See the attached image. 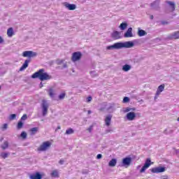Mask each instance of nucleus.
I'll use <instances>...</instances> for the list:
<instances>
[{
	"mask_svg": "<svg viewBox=\"0 0 179 179\" xmlns=\"http://www.w3.org/2000/svg\"><path fill=\"white\" fill-rule=\"evenodd\" d=\"M135 44L133 41L127 42H117L113 45H108L106 47V50L109 51H113V50H121V48H132Z\"/></svg>",
	"mask_w": 179,
	"mask_h": 179,
	"instance_id": "1",
	"label": "nucleus"
},
{
	"mask_svg": "<svg viewBox=\"0 0 179 179\" xmlns=\"http://www.w3.org/2000/svg\"><path fill=\"white\" fill-rule=\"evenodd\" d=\"M32 79H40L42 82L43 80H50L52 79V76L45 72V70L43 69H39L37 72L34 73L31 76Z\"/></svg>",
	"mask_w": 179,
	"mask_h": 179,
	"instance_id": "2",
	"label": "nucleus"
},
{
	"mask_svg": "<svg viewBox=\"0 0 179 179\" xmlns=\"http://www.w3.org/2000/svg\"><path fill=\"white\" fill-rule=\"evenodd\" d=\"M51 142L45 141L38 148V152H47L51 148Z\"/></svg>",
	"mask_w": 179,
	"mask_h": 179,
	"instance_id": "3",
	"label": "nucleus"
},
{
	"mask_svg": "<svg viewBox=\"0 0 179 179\" xmlns=\"http://www.w3.org/2000/svg\"><path fill=\"white\" fill-rule=\"evenodd\" d=\"M41 107L42 108V115L43 117H45L47 114H48V107H50V104L45 100H43Z\"/></svg>",
	"mask_w": 179,
	"mask_h": 179,
	"instance_id": "4",
	"label": "nucleus"
},
{
	"mask_svg": "<svg viewBox=\"0 0 179 179\" xmlns=\"http://www.w3.org/2000/svg\"><path fill=\"white\" fill-rule=\"evenodd\" d=\"M22 57L24 58H34V57H37V52L31 51V50H27L22 52Z\"/></svg>",
	"mask_w": 179,
	"mask_h": 179,
	"instance_id": "5",
	"label": "nucleus"
},
{
	"mask_svg": "<svg viewBox=\"0 0 179 179\" xmlns=\"http://www.w3.org/2000/svg\"><path fill=\"white\" fill-rule=\"evenodd\" d=\"M151 171L155 174H159V173H164L166 171V167L164 166H157L151 169Z\"/></svg>",
	"mask_w": 179,
	"mask_h": 179,
	"instance_id": "6",
	"label": "nucleus"
},
{
	"mask_svg": "<svg viewBox=\"0 0 179 179\" xmlns=\"http://www.w3.org/2000/svg\"><path fill=\"white\" fill-rule=\"evenodd\" d=\"M82 58V53L80 52H75L73 53L71 59L73 62H76V61H79Z\"/></svg>",
	"mask_w": 179,
	"mask_h": 179,
	"instance_id": "7",
	"label": "nucleus"
},
{
	"mask_svg": "<svg viewBox=\"0 0 179 179\" xmlns=\"http://www.w3.org/2000/svg\"><path fill=\"white\" fill-rule=\"evenodd\" d=\"M126 118L127 121H134L136 118V114L134 112H129L126 115Z\"/></svg>",
	"mask_w": 179,
	"mask_h": 179,
	"instance_id": "8",
	"label": "nucleus"
},
{
	"mask_svg": "<svg viewBox=\"0 0 179 179\" xmlns=\"http://www.w3.org/2000/svg\"><path fill=\"white\" fill-rule=\"evenodd\" d=\"M163 90H164V85H159L158 87L157 92L155 94V100H156V99H157V97H159V96H160V93H162V92H163Z\"/></svg>",
	"mask_w": 179,
	"mask_h": 179,
	"instance_id": "9",
	"label": "nucleus"
},
{
	"mask_svg": "<svg viewBox=\"0 0 179 179\" xmlns=\"http://www.w3.org/2000/svg\"><path fill=\"white\" fill-rule=\"evenodd\" d=\"M124 37L125 38H129L131 37H134V34H132V27H129L127 31L124 33Z\"/></svg>",
	"mask_w": 179,
	"mask_h": 179,
	"instance_id": "10",
	"label": "nucleus"
},
{
	"mask_svg": "<svg viewBox=\"0 0 179 179\" xmlns=\"http://www.w3.org/2000/svg\"><path fill=\"white\" fill-rule=\"evenodd\" d=\"M30 179H41L43 178V175L40 172H36L29 176Z\"/></svg>",
	"mask_w": 179,
	"mask_h": 179,
	"instance_id": "11",
	"label": "nucleus"
},
{
	"mask_svg": "<svg viewBox=\"0 0 179 179\" xmlns=\"http://www.w3.org/2000/svg\"><path fill=\"white\" fill-rule=\"evenodd\" d=\"M30 59H27L24 61L22 66L20 67V71H23L24 69H26L29 66V64H30Z\"/></svg>",
	"mask_w": 179,
	"mask_h": 179,
	"instance_id": "12",
	"label": "nucleus"
},
{
	"mask_svg": "<svg viewBox=\"0 0 179 179\" xmlns=\"http://www.w3.org/2000/svg\"><path fill=\"white\" fill-rule=\"evenodd\" d=\"M131 162L132 159L131 157H125L122 159V166H129Z\"/></svg>",
	"mask_w": 179,
	"mask_h": 179,
	"instance_id": "13",
	"label": "nucleus"
},
{
	"mask_svg": "<svg viewBox=\"0 0 179 179\" xmlns=\"http://www.w3.org/2000/svg\"><path fill=\"white\" fill-rule=\"evenodd\" d=\"M64 6H65V8L69 9V10H75V9H76V5H75V4L64 3Z\"/></svg>",
	"mask_w": 179,
	"mask_h": 179,
	"instance_id": "14",
	"label": "nucleus"
},
{
	"mask_svg": "<svg viewBox=\"0 0 179 179\" xmlns=\"http://www.w3.org/2000/svg\"><path fill=\"white\" fill-rule=\"evenodd\" d=\"M113 38H115V40H118L119 38H121V33H120L118 31H115L111 34Z\"/></svg>",
	"mask_w": 179,
	"mask_h": 179,
	"instance_id": "15",
	"label": "nucleus"
},
{
	"mask_svg": "<svg viewBox=\"0 0 179 179\" xmlns=\"http://www.w3.org/2000/svg\"><path fill=\"white\" fill-rule=\"evenodd\" d=\"M160 3L159 0H156L153 3H151V8L152 9H159V5Z\"/></svg>",
	"mask_w": 179,
	"mask_h": 179,
	"instance_id": "16",
	"label": "nucleus"
},
{
	"mask_svg": "<svg viewBox=\"0 0 179 179\" xmlns=\"http://www.w3.org/2000/svg\"><path fill=\"white\" fill-rule=\"evenodd\" d=\"M111 118L112 116L110 115L106 116V117L105 118V124L107 127H110V124H111Z\"/></svg>",
	"mask_w": 179,
	"mask_h": 179,
	"instance_id": "17",
	"label": "nucleus"
},
{
	"mask_svg": "<svg viewBox=\"0 0 179 179\" xmlns=\"http://www.w3.org/2000/svg\"><path fill=\"white\" fill-rule=\"evenodd\" d=\"M115 107V105L114 103H108L107 105V110L108 111H110L111 113L112 111H114V108Z\"/></svg>",
	"mask_w": 179,
	"mask_h": 179,
	"instance_id": "18",
	"label": "nucleus"
},
{
	"mask_svg": "<svg viewBox=\"0 0 179 179\" xmlns=\"http://www.w3.org/2000/svg\"><path fill=\"white\" fill-rule=\"evenodd\" d=\"M50 176L53 178H58V177H59V173H58V171L57 170H54L50 173Z\"/></svg>",
	"mask_w": 179,
	"mask_h": 179,
	"instance_id": "19",
	"label": "nucleus"
},
{
	"mask_svg": "<svg viewBox=\"0 0 179 179\" xmlns=\"http://www.w3.org/2000/svg\"><path fill=\"white\" fill-rule=\"evenodd\" d=\"M131 65L124 64L122 66V71H124V72H128L129 71H131Z\"/></svg>",
	"mask_w": 179,
	"mask_h": 179,
	"instance_id": "20",
	"label": "nucleus"
},
{
	"mask_svg": "<svg viewBox=\"0 0 179 179\" xmlns=\"http://www.w3.org/2000/svg\"><path fill=\"white\" fill-rule=\"evenodd\" d=\"M136 108H130V107H127V108H123L122 111L123 113H129V111H135Z\"/></svg>",
	"mask_w": 179,
	"mask_h": 179,
	"instance_id": "21",
	"label": "nucleus"
},
{
	"mask_svg": "<svg viewBox=\"0 0 179 179\" xmlns=\"http://www.w3.org/2000/svg\"><path fill=\"white\" fill-rule=\"evenodd\" d=\"M115 164H117V159H112L108 163L110 167H115Z\"/></svg>",
	"mask_w": 179,
	"mask_h": 179,
	"instance_id": "22",
	"label": "nucleus"
},
{
	"mask_svg": "<svg viewBox=\"0 0 179 179\" xmlns=\"http://www.w3.org/2000/svg\"><path fill=\"white\" fill-rule=\"evenodd\" d=\"M119 27L120 30H125V29L128 27V24H127V22H122Z\"/></svg>",
	"mask_w": 179,
	"mask_h": 179,
	"instance_id": "23",
	"label": "nucleus"
},
{
	"mask_svg": "<svg viewBox=\"0 0 179 179\" xmlns=\"http://www.w3.org/2000/svg\"><path fill=\"white\" fill-rule=\"evenodd\" d=\"M7 36L8 37H12L13 36V28H9L7 30Z\"/></svg>",
	"mask_w": 179,
	"mask_h": 179,
	"instance_id": "24",
	"label": "nucleus"
},
{
	"mask_svg": "<svg viewBox=\"0 0 179 179\" xmlns=\"http://www.w3.org/2000/svg\"><path fill=\"white\" fill-rule=\"evenodd\" d=\"M138 35L139 37H143V36H146V31L143 29H139L138 32Z\"/></svg>",
	"mask_w": 179,
	"mask_h": 179,
	"instance_id": "25",
	"label": "nucleus"
},
{
	"mask_svg": "<svg viewBox=\"0 0 179 179\" xmlns=\"http://www.w3.org/2000/svg\"><path fill=\"white\" fill-rule=\"evenodd\" d=\"M38 131V127H33L30 129L31 135H36Z\"/></svg>",
	"mask_w": 179,
	"mask_h": 179,
	"instance_id": "26",
	"label": "nucleus"
},
{
	"mask_svg": "<svg viewBox=\"0 0 179 179\" xmlns=\"http://www.w3.org/2000/svg\"><path fill=\"white\" fill-rule=\"evenodd\" d=\"M166 3L171 7L172 10H176V4L173 1H166Z\"/></svg>",
	"mask_w": 179,
	"mask_h": 179,
	"instance_id": "27",
	"label": "nucleus"
},
{
	"mask_svg": "<svg viewBox=\"0 0 179 179\" xmlns=\"http://www.w3.org/2000/svg\"><path fill=\"white\" fill-rule=\"evenodd\" d=\"M150 163H151L150 159H147L145 164H144V166L147 169H149V167H150V164H151Z\"/></svg>",
	"mask_w": 179,
	"mask_h": 179,
	"instance_id": "28",
	"label": "nucleus"
},
{
	"mask_svg": "<svg viewBox=\"0 0 179 179\" xmlns=\"http://www.w3.org/2000/svg\"><path fill=\"white\" fill-rule=\"evenodd\" d=\"M9 155H10L9 152H1L0 156L2 159H6L8 157Z\"/></svg>",
	"mask_w": 179,
	"mask_h": 179,
	"instance_id": "29",
	"label": "nucleus"
},
{
	"mask_svg": "<svg viewBox=\"0 0 179 179\" xmlns=\"http://www.w3.org/2000/svg\"><path fill=\"white\" fill-rule=\"evenodd\" d=\"M8 146L9 144L8 141H5L3 144L1 145V149H3V150H5L6 149H8Z\"/></svg>",
	"mask_w": 179,
	"mask_h": 179,
	"instance_id": "30",
	"label": "nucleus"
},
{
	"mask_svg": "<svg viewBox=\"0 0 179 179\" xmlns=\"http://www.w3.org/2000/svg\"><path fill=\"white\" fill-rule=\"evenodd\" d=\"M171 38H174L175 40L179 38V32L178 31L173 34L171 36Z\"/></svg>",
	"mask_w": 179,
	"mask_h": 179,
	"instance_id": "31",
	"label": "nucleus"
},
{
	"mask_svg": "<svg viewBox=\"0 0 179 179\" xmlns=\"http://www.w3.org/2000/svg\"><path fill=\"white\" fill-rule=\"evenodd\" d=\"M48 93H49V96H50L52 99H54V96H55L54 90H52V88L49 89Z\"/></svg>",
	"mask_w": 179,
	"mask_h": 179,
	"instance_id": "32",
	"label": "nucleus"
},
{
	"mask_svg": "<svg viewBox=\"0 0 179 179\" xmlns=\"http://www.w3.org/2000/svg\"><path fill=\"white\" fill-rule=\"evenodd\" d=\"M17 128V129H22L23 128V122L22 121L18 122Z\"/></svg>",
	"mask_w": 179,
	"mask_h": 179,
	"instance_id": "33",
	"label": "nucleus"
},
{
	"mask_svg": "<svg viewBox=\"0 0 179 179\" xmlns=\"http://www.w3.org/2000/svg\"><path fill=\"white\" fill-rule=\"evenodd\" d=\"M1 131H6L8 129V124L5 123L1 127Z\"/></svg>",
	"mask_w": 179,
	"mask_h": 179,
	"instance_id": "34",
	"label": "nucleus"
},
{
	"mask_svg": "<svg viewBox=\"0 0 179 179\" xmlns=\"http://www.w3.org/2000/svg\"><path fill=\"white\" fill-rule=\"evenodd\" d=\"M66 135H72L73 134V129H69L66 131Z\"/></svg>",
	"mask_w": 179,
	"mask_h": 179,
	"instance_id": "35",
	"label": "nucleus"
},
{
	"mask_svg": "<svg viewBox=\"0 0 179 179\" xmlns=\"http://www.w3.org/2000/svg\"><path fill=\"white\" fill-rule=\"evenodd\" d=\"M66 94L65 92H63L59 95V100H64L65 99Z\"/></svg>",
	"mask_w": 179,
	"mask_h": 179,
	"instance_id": "36",
	"label": "nucleus"
},
{
	"mask_svg": "<svg viewBox=\"0 0 179 179\" xmlns=\"http://www.w3.org/2000/svg\"><path fill=\"white\" fill-rule=\"evenodd\" d=\"M21 138H23V139H26V138H27V134L24 131H22L21 133Z\"/></svg>",
	"mask_w": 179,
	"mask_h": 179,
	"instance_id": "37",
	"label": "nucleus"
},
{
	"mask_svg": "<svg viewBox=\"0 0 179 179\" xmlns=\"http://www.w3.org/2000/svg\"><path fill=\"white\" fill-rule=\"evenodd\" d=\"M147 166H145V165H143V166L141 168L140 173H145V171H146L147 170Z\"/></svg>",
	"mask_w": 179,
	"mask_h": 179,
	"instance_id": "38",
	"label": "nucleus"
},
{
	"mask_svg": "<svg viewBox=\"0 0 179 179\" xmlns=\"http://www.w3.org/2000/svg\"><path fill=\"white\" fill-rule=\"evenodd\" d=\"M128 102H129V97L124 96L123 99V103H128Z\"/></svg>",
	"mask_w": 179,
	"mask_h": 179,
	"instance_id": "39",
	"label": "nucleus"
},
{
	"mask_svg": "<svg viewBox=\"0 0 179 179\" xmlns=\"http://www.w3.org/2000/svg\"><path fill=\"white\" fill-rule=\"evenodd\" d=\"M16 118V114H12L10 115L9 120H13Z\"/></svg>",
	"mask_w": 179,
	"mask_h": 179,
	"instance_id": "40",
	"label": "nucleus"
},
{
	"mask_svg": "<svg viewBox=\"0 0 179 179\" xmlns=\"http://www.w3.org/2000/svg\"><path fill=\"white\" fill-rule=\"evenodd\" d=\"M21 120L22 121H26V120H27V115H23L21 117Z\"/></svg>",
	"mask_w": 179,
	"mask_h": 179,
	"instance_id": "41",
	"label": "nucleus"
},
{
	"mask_svg": "<svg viewBox=\"0 0 179 179\" xmlns=\"http://www.w3.org/2000/svg\"><path fill=\"white\" fill-rule=\"evenodd\" d=\"M90 75H91V76H92V78H94V76H97L96 71H91Z\"/></svg>",
	"mask_w": 179,
	"mask_h": 179,
	"instance_id": "42",
	"label": "nucleus"
},
{
	"mask_svg": "<svg viewBox=\"0 0 179 179\" xmlns=\"http://www.w3.org/2000/svg\"><path fill=\"white\" fill-rule=\"evenodd\" d=\"M92 100H93V98L92 96H88L87 98V103H90V101H92Z\"/></svg>",
	"mask_w": 179,
	"mask_h": 179,
	"instance_id": "43",
	"label": "nucleus"
},
{
	"mask_svg": "<svg viewBox=\"0 0 179 179\" xmlns=\"http://www.w3.org/2000/svg\"><path fill=\"white\" fill-rule=\"evenodd\" d=\"M87 131H89V132H92V131H93V125H91L88 129Z\"/></svg>",
	"mask_w": 179,
	"mask_h": 179,
	"instance_id": "44",
	"label": "nucleus"
},
{
	"mask_svg": "<svg viewBox=\"0 0 179 179\" xmlns=\"http://www.w3.org/2000/svg\"><path fill=\"white\" fill-rule=\"evenodd\" d=\"M110 132H113L112 129H108L106 130V134H110Z\"/></svg>",
	"mask_w": 179,
	"mask_h": 179,
	"instance_id": "45",
	"label": "nucleus"
},
{
	"mask_svg": "<svg viewBox=\"0 0 179 179\" xmlns=\"http://www.w3.org/2000/svg\"><path fill=\"white\" fill-rule=\"evenodd\" d=\"M101 157H103V155H101V154H98L97 155H96V159H101Z\"/></svg>",
	"mask_w": 179,
	"mask_h": 179,
	"instance_id": "46",
	"label": "nucleus"
},
{
	"mask_svg": "<svg viewBox=\"0 0 179 179\" xmlns=\"http://www.w3.org/2000/svg\"><path fill=\"white\" fill-rule=\"evenodd\" d=\"M59 163V164H64V159H60Z\"/></svg>",
	"mask_w": 179,
	"mask_h": 179,
	"instance_id": "47",
	"label": "nucleus"
},
{
	"mask_svg": "<svg viewBox=\"0 0 179 179\" xmlns=\"http://www.w3.org/2000/svg\"><path fill=\"white\" fill-rule=\"evenodd\" d=\"M3 43V38H2L1 36H0V44H2Z\"/></svg>",
	"mask_w": 179,
	"mask_h": 179,
	"instance_id": "48",
	"label": "nucleus"
},
{
	"mask_svg": "<svg viewBox=\"0 0 179 179\" xmlns=\"http://www.w3.org/2000/svg\"><path fill=\"white\" fill-rule=\"evenodd\" d=\"M62 62H64V60H60V61L57 62V64H58V65H59V64H62Z\"/></svg>",
	"mask_w": 179,
	"mask_h": 179,
	"instance_id": "49",
	"label": "nucleus"
},
{
	"mask_svg": "<svg viewBox=\"0 0 179 179\" xmlns=\"http://www.w3.org/2000/svg\"><path fill=\"white\" fill-rule=\"evenodd\" d=\"M87 113H88V115L92 114V110H88V111H87Z\"/></svg>",
	"mask_w": 179,
	"mask_h": 179,
	"instance_id": "50",
	"label": "nucleus"
},
{
	"mask_svg": "<svg viewBox=\"0 0 179 179\" xmlns=\"http://www.w3.org/2000/svg\"><path fill=\"white\" fill-rule=\"evenodd\" d=\"M64 68H66V64H64Z\"/></svg>",
	"mask_w": 179,
	"mask_h": 179,
	"instance_id": "51",
	"label": "nucleus"
},
{
	"mask_svg": "<svg viewBox=\"0 0 179 179\" xmlns=\"http://www.w3.org/2000/svg\"><path fill=\"white\" fill-rule=\"evenodd\" d=\"M150 19H153V15H151V16H150Z\"/></svg>",
	"mask_w": 179,
	"mask_h": 179,
	"instance_id": "52",
	"label": "nucleus"
},
{
	"mask_svg": "<svg viewBox=\"0 0 179 179\" xmlns=\"http://www.w3.org/2000/svg\"><path fill=\"white\" fill-rule=\"evenodd\" d=\"M57 129H61V127H58Z\"/></svg>",
	"mask_w": 179,
	"mask_h": 179,
	"instance_id": "53",
	"label": "nucleus"
},
{
	"mask_svg": "<svg viewBox=\"0 0 179 179\" xmlns=\"http://www.w3.org/2000/svg\"><path fill=\"white\" fill-rule=\"evenodd\" d=\"M177 121H179V117H178Z\"/></svg>",
	"mask_w": 179,
	"mask_h": 179,
	"instance_id": "54",
	"label": "nucleus"
},
{
	"mask_svg": "<svg viewBox=\"0 0 179 179\" xmlns=\"http://www.w3.org/2000/svg\"><path fill=\"white\" fill-rule=\"evenodd\" d=\"M139 167H141V166H138V169H139Z\"/></svg>",
	"mask_w": 179,
	"mask_h": 179,
	"instance_id": "55",
	"label": "nucleus"
}]
</instances>
